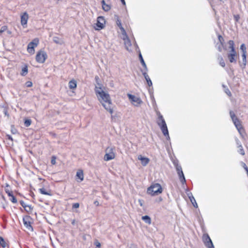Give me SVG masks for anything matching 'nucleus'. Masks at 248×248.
<instances>
[{
	"mask_svg": "<svg viewBox=\"0 0 248 248\" xmlns=\"http://www.w3.org/2000/svg\"><path fill=\"white\" fill-rule=\"evenodd\" d=\"M5 190L6 193H7L8 196H12V192L11 190V188L9 186L8 184H6V187L5 188Z\"/></svg>",
	"mask_w": 248,
	"mask_h": 248,
	"instance_id": "a878e982",
	"label": "nucleus"
},
{
	"mask_svg": "<svg viewBox=\"0 0 248 248\" xmlns=\"http://www.w3.org/2000/svg\"><path fill=\"white\" fill-rule=\"evenodd\" d=\"M141 218L145 223L148 224H151L152 223L151 219L148 216H142Z\"/></svg>",
	"mask_w": 248,
	"mask_h": 248,
	"instance_id": "aec40b11",
	"label": "nucleus"
},
{
	"mask_svg": "<svg viewBox=\"0 0 248 248\" xmlns=\"http://www.w3.org/2000/svg\"><path fill=\"white\" fill-rule=\"evenodd\" d=\"M202 240L204 245L208 248H214L213 243L207 234H204L202 236Z\"/></svg>",
	"mask_w": 248,
	"mask_h": 248,
	"instance_id": "9b49d317",
	"label": "nucleus"
},
{
	"mask_svg": "<svg viewBox=\"0 0 248 248\" xmlns=\"http://www.w3.org/2000/svg\"><path fill=\"white\" fill-rule=\"evenodd\" d=\"M53 41L57 44H59L60 45H63L64 43V42L63 39L61 38H59L57 36H54L53 38Z\"/></svg>",
	"mask_w": 248,
	"mask_h": 248,
	"instance_id": "f3484780",
	"label": "nucleus"
},
{
	"mask_svg": "<svg viewBox=\"0 0 248 248\" xmlns=\"http://www.w3.org/2000/svg\"><path fill=\"white\" fill-rule=\"evenodd\" d=\"M162 188L161 185L159 184H155L151 186L147 190L148 194L154 196L161 193Z\"/></svg>",
	"mask_w": 248,
	"mask_h": 248,
	"instance_id": "7ed1b4c3",
	"label": "nucleus"
},
{
	"mask_svg": "<svg viewBox=\"0 0 248 248\" xmlns=\"http://www.w3.org/2000/svg\"><path fill=\"white\" fill-rule=\"evenodd\" d=\"M11 132L13 134H16V130L15 128H14L13 127H12L11 128Z\"/></svg>",
	"mask_w": 248,
	"mask_h": 248,
	"instance_id": "de8ad7c7",
	"label": "nucleus"
},
{
	"mask_svg": "<svg viewBox=\"0 0 248 248\" xmlns=\"http://www.w3.org/2000/svg\"><path fill=\"white\" fill-rule=\"evenodd\" d=\"M31 123V119H26L25 120L24 124L26 127L29 126Z\"/></svg>",
	"mask_w": 248,
	"mask_h": 248,
	"instance_id": "72a5a7b5",
	"label": "nucleus"
},
{
	"mask_svg": "<svg viewBox=\"0 0 248 248\" xmlns=\"http://www.w3.org/2000/svg\"><path fill=\"white\" fill-rule=\"evenodd\" d=\"M232 122H233L234 124L235 125L236 128H237L238 132L239 133L240 135L242 136V137L243 138L244 136V130L243 126H242L241 121L238 118H236V119L232 120Z\"/></svg>",
	"mask_w": 248,
	"mask_h": 248,
	"instance_id": "1a4fd4ad",
	"label": "nucleus"
},
{
	"mask_svg": "<svg viewBox=\"0 0 248 248\" xmlns=\"http://www.w3.org/2000/svg\"><path fill=\"white\" fill-rule=\"evenodd\" d=\"M28 72V67L27 65H25L22 67L21 72V75L23 76H26Z\"/></svg>",
	"mask_w": 248,
	"mask_h": 248,
	"instance_id": "5701e85b",
	"label": "nucleus"
},
{
	"mask_svg": "<svg viewBox=\"0 0 248 248\" xmlns=\"http://www.w3.org/2000/svg\"><path fill=\"white\" fill-rule=\"evenodd\" d=\"M76 176L80 180V181H82L84 178L83 171L80 170H78L77 172Z\"/></svg>",
	"mask_w": 248,
	"mask_h": 248,
	"instance_id": "412c9836",
	"label": "nucleus"
},
{
	"mask_svg": "<svg viewBox=\"0 0 248 248\" xmlns=\"http://www.w3.org/2000/svg\"><path fill=\"white\" fill-rule=\"evenodd\" d=\"M94 204L96 206H99V202H98L97 201H94Z\"/></svg>",
	"mask_w": 248,
	"mask_h": 248,
	"instance_id": "603ef678",
	"label": "nucleus"
},
{
	"mask_svg": "<svg viewBox=\"0 0 248 248\" xmlns=\"http://www.w3.org/2000/svg\"><path fill=\"white\" fill-rule=\"evenodd\" d=\"M106 21L103 16H99L97 19V23L96 24V30H100L103 29L105 27Z\"/></svg>",
	"mask_w": 248,
	"mask_h": 248,
	"instance_id": "9d476101",
	"label": "nucleus"
},
{
	"mask_svg": "<svg viewBox=\"0 0 248 248\" xmlns=\"http://www.w3.org/2000/svg\"><path fill=\"white\" fill-rule=\"evenodd\" d=\"M51 162L53 165H55L56 164V157L55 156L52 157Z\"/></svg>",
	"mask_w": 248,
	"mask_h": 248,
	"instance_id": "79ce46f5",
	"label": "nucleus"
},
{
	"mask_svg": "<svg viewBox=\"0 0 248 248\" xmlns=\"http://www.w3.org/2000/svg\"><path fill=\"white\" fill-rule=\"evenodd\" d=\"M30 220H31L30 217L28 216L24 217L23 219L24 225L25 226V227L26 228V229L29 231H32V228L31 225Z\"/></svg>",
	"mask_w": 248,
	"mask_h": 248,
	"instance_id": "ddd939ff",
	"label": "nucleus"
},
{
	"mask_svg": "<svg viewBox=\"0 0 248 248\" xmlns=\"http://www.w3.org/2000/svg\"><path fill=\"white\" fill-rule=\"evenodd\" d=\"M139 57H140V62H141L142 65L144 67V68L146 69V70H147L146 65L143 60V59L141 54H140Z\"/></svg>",
	"mask_w": 248,
	"mask_h": 248,
	"instance_id": "7c9ffc66",
	"label": "nucleus"
},
{
	"mask_svg": "<svg viewBox=\"0 0 248 248\" xmlns=\"http://www.w3.org/2000/svg\"><path fill=\"white\" fill-rule=\"evenodd\" d=\"M69 87L70 89H75L77 88V81L72 79L69 82Z\"/></svg>",
	"mask_w": 248,
	"mask_h": 248,
	"instance_id": "a211bd4d",
	"label": "nucleus"
},
{
	"mask_svg": "<svg viewBox=\"0 0 248 248\" xmlns=\"http://www.w3.org/2000/svg\"><path fill=\"white\" fill-rule=\"evenodd\" d=\"M121 33H122L121 38L124 41V44L125 47L127 50L129 51L130 47L131 46V41L129 40V38L128 37V36L126 33V32L125 31V30L124 29V28L123 27H121Z\"/></svg>",
	"mask_w": 248,
	"mask_h": 248,
	"instance_id": "20e7f679",
	"label": "nucleus"
},
{
	"mask_svg": "<svg viewBox=\"0 0 248 248\" xmlns=\"http://www.w3.org/2000/svg\"><path fill=\"white\" fill-rule=\"evenodd\" d=\"M75 220H73L72 222V224H75Z\"/></svg>",
	"mask_w": 248,
	"mask_h": 248,
	"instance_id": "bf43d9fd",
	"label": "nucleus"
},
{
	"mask_svg": "<svg viewBox=\"0 0 248 248\" xmlns=\"http://www.w3.org/2000/svg\"><path fill=\"white\" fill-rule=\"evenodd\" d=\"M39 43V40L37 38H35L30 42L27 48V50L29 53L33 54L34 53V47H36Z\"/></svg>",
	"mask_w": 248,
	"mask_h": 248,
	"instance_id": "6e6552de",
	"label": "nucleus"
},
{
	"mask_svg": "<svg viewBox=\"0 0 248 248\" xmlns=\"http://www.w3.org/2000/svg\"><path fill=\"white\" fill-rule=\"evenodd\" d=\"M187 196H188V198H189V200H190L191 199H192V198H191L192 197H194L193 196V195H192V193H188V194H187Z\"/></svg>",
	"mask_w": 248,
	"mask_h": 248,
	"instance_id": "09e8293b",
	"label": "nucleus"
},
{
	"mask_svg": "<svg viewBox=\"0 0 248 248\" xmlns=\"http://www.w3.org/2000/svg\"><path fill=\"white\" fill-rule=\"evenodd\" d=\"M102 8L105 11H108L110 9L111 7L109 4L106 3L102 6Z\"/></svg>",
	"mask_w": 248,
	"mask_h": 248,
	"instance_id": "c756f323",
	"label": "nucleus"
},
{
	"mask_svg": "<svg viewBox=\"0 0 248 248\" xmlns=\"http://www.w3.org/2000/svg\"><path fill=\"white\" fill-rule=\"evenodd\" d=\"M230 116L231 117V119H232V121L234 119H235L237 118L236 117L234 113L232 111V110H231L230 111Z\"/></svg>",
	"mask_w": 248,
	"mask_h": 248,
	"instance_id": "c9c22d12",
	"label": "nucleus"
},
{
	"mask_svg": "<svg viewBox=\"0 0 248 248\" xmlns=\"http://www.w3.org/2000/svg\"><path fill=\"white\" fill-rule=\"evenodd\" d=\"M138 159L141 161V163L143 166H146L150 161L148 158L143 157L141 155H139Z\"/></svg>",
	"mask_w": 248,
	"mask_h": 248,
	"instance_id": "dca6fc26",
	"label": "nucleus"
},
{
	"mask_svg": "<svg viewBox=\"0 0 248 248\" xmlns=\"http://www.w3.org/2000/svg\"><path fill=\"white\" fill-rule=\"evenodd\" d=\"M24 208H25V210L28 212H31L32 209V208L31 207V206L29 205H26V206H25Z\"/></svg>",
	"mask_w": 248,
	"mask_h": 248,
	"instance_id": "e433bc0d",
	"label": "nucleus"
},
{
	"mask_svg": "<svg viewBox=\"0 0 248 248\" xmlns=\"http://www.w3.org/2000/svg\"><path fill=\"white\" fill-rule=\"evenodd\" d=\"M94 245L96 246L95 248H100L101 247V244L98 240H95L94 242Z\"/></svg>",
	"mask_w": 248,
	"mask_h": 248,
	"instance_id": "58836bf2",
	"label": "nucleus"
},
{
	"mask_svg": "<svg viewBox=\"0 0 248 248\" xmlns=\"http://www.w3.org/2000/svg\"><path fill=\"white\" fill-rule=\"evenodd\" d=\"M127 96L128 97L129 99L131 101V103L136 107H139L140 106L141 104L142 103V101L141 100V99L135 95L131 94H127Z\"/></svg>",
	"mask_w": 248,
	"mask_h": 248,
	"instance_id": "423d86ee",
	"label": "nucleus"
},
{
	"mask_svg": "<svg viewBox=\"0 0 248 248\" xmlns=\"http://www.w3.org/2000/svg\"><path fill=\"white\" fill-rule=\"evenodd\" d=\"M21 24L23 28L27 27V22L29 19V15L27 12H24L21 15Z\"/></svg>",
	"mask_w": 248,
	"mask_h": 248,
	"instance_id": "f8f14e48",
	"label": "nucleus"
},
{
	"mask_svg": "<svg viewBox=\"0 0 248 248\" xmlns=\"http://www.w3.org/2000/svg\"><path fill=\"white\" fill-rule=\"evenodd\" d=\"M242 57L243 66H242V65H241V66L242 68H244L247 64V54H242Z\"/></svg>",
	"mask_w": 248,
	"mask_h": 248,
	"instance_id": "b1692460",
	"label": "nucleus"
},
{
	"mask_svg": "<svg viewBox=\"0 0 248 248\" xmlns=\"http://www.w3.org/2000/svg\"><path fill=\"white\" fill-rule=\"evenodd\" d=\"M10 197V200L13 203H16L17 202V200L16 198L13 196V195L12 194V196H9Z\"/></svg>",
	"mask_w": 248,
	"mask_h": 248,
	"instance_id": "4c0bfd02",
	"label": "nucleus"
},
{
	"mask_svg": "<svg viewBox=\"0 0 248 248\" xmlns=\"http://www.w3.org/2000/svg\"><path fill=\"white\" fill-rule=\"evenodd\" d=\"M117 24L118 26L120 27V29H121V27H122L121 22L119 20H118Z\"/></svg>",
	"mask_w": 248,
	"mask_h": 248,
	"instance_id": "3c124183",
	"label": "nucleus"
},
{
	"mask_svg": "<svg viewBox=\"0 0 248 248\" xmlns=\"http://www.w3.org/2000/svg\"><path fill=\"white\" fill-rule=\"evenodd\" d=\"M191 198H192V199H191L190 200V202H191L192 204L195 207L197 208L198 205H197V203H196L195 198L194 197H192Z\"/></svg>",
	"mask_w": 248,
	"mask_h": 248,
	"instance_id": "f704fd0d",
	"label": "nucleus"
},
{
	"mask_svg": "<svg viewBox=\"0 0 248 248\" xmlns=\"http://www.w3.org/2000/svg\"><path fill=\"white\" fill-rule=\"evenodd\" d=\"M138 202L140 205V206H143V203H144V202L142 200H141V199H139L138 200Z\"/></svg>",
	"mask_w": 248,
	"mask_h": 248,
	"instance_id": "a18cd8bd",
	"label": "nucleus"
},
{
	"mask_svg": "<svg viewBox=\"0 0 248 248\" xmlns=\"http://www.w3.org/2000/svg\"><path fill=\"white\" fill-rule=\"evenodd\" d=\"M96 95L103 106V107L110 114H112L113 110L112 108V102L109 94L101 87V85L98 84L95 88Z\"/></svg>",
	"mask_w": 248,
	"mask_h": 248,
	"instance_id": "f257e3e1",
	"label": "nucleus"
},
{
	"mask_svg": "<svg viewBox=\"0 0 248 248\" xmlns=\"http://www.w3.org/2000/svg\"><path fill=\"white\" fill-rule=\"evenodd\" d=\"M217 59L219 62L220 65L223 67H225V63L221 56L218 55Z\"/></svg>",
	"mask_w": 248,
	"mask_h": 248,
	"instance_id": "393cba45",
	"label": "nucleus"
},
{
	"mask_svg": "<svg viewBox=\"0 0 248 248\" xmlns=\"http://www.w3.org/2000/svg\"><path fill=\"white\" fill-rule=\"evenodd\" d=\"M4 113H5V115H7V116H8V114H7V111H6V110H4Z\"/></svg>",
	"mask_w": 248,
	"mask_h": 248,
	"instance_id": "13d9d810",
	"label": "nucleus"
},
{
	"mask_svg": "<svg viewBox=\"0 0 248 248\" xmlns=\"http://www.w3.org/2000/svg\"><path fill=\"white\" fill-rule=\"evenodd\" d=\"M47 58L46 53L43 50L38 51L36 56V60L39 63H44Z\"/></svg>",
	"mask_w": 248,
	"mask_h": 248,
	"instance_id": "0eeeda50",
	"label": "nucleus"
},
{
	"mask_svg": "<svg viewBox=\"0 0 248 248\" xmlns=\"http://www.w3.org/2000/svg\"><path fill=\"white\" fill-rule=\"evenodd\" d=\"M143 75L149 86H151L152 85V82L151 80L150 79L149 77L147 75V74L146 72L143 73Z\"/></svg>",
	"mask_w": 248,
	"mask_h": 248,
	"instance_id": "4be33fe9",
	"label": "nucleus"
},
{
	"mask_svg": "<svg viewBox=\"0 0 248 248\" xmlns=\"http://www.w3.org/2000/svg\"><path fill=\"white\" fill-rule=\"evenodd\" d=\"M163 122V125L160 126L161 130L165 136H167L168 138H170L169 136V132L167 126V124L165 121H162Z\"/></svg>",
	"mask_w": 248,
	"mask_h": 248,
	"instance_id": "2eb2a0df",
	"label": "nucleus"
},
{
	"mask_svg": "<svg viewBox=\"0 0 248 248\" xmlns=\"http://www.w3.org/2000/svg\"><path fill=\"white\" fill-rule=\"evenodd\" d=\"M216 47L219 52L222 51V47H223V44L222 43H217L216 44Z\"/></svg>",
	"mask_w": 248,
	"mask_h": 248,
	"instance_id": "2f4dec72",
	"label": "nucleus"
},
{
	"mask_svg": "<svg viewBox=\"0 0 248 248\" xmlns=\"http://www.w3.org/2000/svg\"><path fill=\"white\" fill-rule=\"evenodd\" d=\"M1 247L3 248H8V243L4 241L2 237H1Z\"/></svg>",
	"mask_w": 248,
	"mask_h": 248,
	"instance_id": "cd10ccee",
	"label": "nucleus"
},
{
	"mask_svg": "<svg viewBox=\"0 0 248 248\" xmlns=\"http://www.w3.org/2000/svg\"><path fill=\"white\" fill-rule=\"evenodd\" d=\"M234 17L236 21H238L239 20V19L240 18L239 16H238V15H235L234 16Z\"/></svg>",
	"mask_w": 248,
	"mask_h": 248,
	"instance_id": "8fccbe9b",
	"label": "nucleus"
},
{
	"mask_svg": "<svg viewBox=\"0 0 248 248\" xmlns=\"http://www.w3.org/2000/svg\"><path fill=\"white\" fill-rule=\"evenodd\" d=\"M225 92L226 93V94L228 95L229 96H231V93L228 89H226L225 90Z\"/></svg>",
	"mask_w": 248,
	"mask_h": 248,
	"instance_id": "37998d69",
	"label": "nucleus"
},
{
	"mask_svg": "<svg viewBox=\"0 0 248 248\" xmlns=\"http://www.w3.org/2000/svg\"><path fill=\"white\" fill-rule=\"evenodd\" d=\"M114 149L112 147H108L106 150V154L104 156L105 161H109L114 159L115 157V154L114 152Z\"/></svg>",
	"mask_w": 248,
	"mask_h": 248,
	"instance_id": "39448f33",
	"label": "nucleus"
},
{
	"mask_svg": "<svg viewBox=\"0 0 248 248\" xmlns=\"http://www.w3.org/2000/svg\"><path fill=\"white\" fill-rule=\"evenodd\" d=\"M79 206V204L78 203H75L73 204V208H78Z\"/></svg>",
	"mask_w": 248,
	"mask_h": 248,
	"instance_id": "c03bdc74",
	"label": "nucleus"
},
{
	"mask_svg": "<svg viewBox=\"0 0 248 248\" xmlns=\"http://www.w3.org/2000/svg\"><path fill=\"white\" fill-rule=\"evenodd\" d=\"M240 49L242 51V54H247V48L245 44H242L240 46Z\"/></svg>",
	"mask_w": 248,
	"mask_h": 248,
	"instance_id": "c85d7f7f",
	"label": "nucleus"
},
{
	"mask_svg": "<svg viewBox=\"0 0 248 248\" xmlns=\"http://www.w3.org/2000/svg\"><path fill=\"white\" fill-rule=\"evenodd\" d=\"M238 147L239 148V150L238 151L239 153L241 155H245V151H244V149L243 148V147H242V145L240 144L239 146H238Z\"/></svg>",
	"mask_w": 248,
	"mask_h": 248,
	"instance_id": "473e14b6",
	"label": "nucleus"
},
{
	"mask_svg": "<svg viewBox=\"0 0 248 248\" xmlns=\"http://www.w3.org/2000/svg\"><path fill=\"white\" fill-rule=\"evenodd\" d=\"M218 40H219V43L223 44L224 39L223 38V37L220 35H219L218 36Z\"/></svg>",
	"mask_w": 248,
	"mask_h": 248,
	"instance_id": "a19ab883",
	"label": "nucleus"
},
{
	"mask_svg": "<svg viewBox=\"0 0 248 248\" xmlns=\"http://www.w3.org/2000/svg\"><path fill=\"white\" fill-rule=\"evenodd\" d=\"M122 2L123 3V4L125 5V1L124 0H121Z\"/></svg>",
	"mask_w": 248,
	"mask_h": 248,
	"instance_id": "4d7b16f0",
	"label": "nucleus"
},
{
	"mask_svg": "<svg viewBox=\"0 0 248 248\" xmlns=\"http://www.w3.org/2000/svg\"><path fill=\"white\" fill-rule=\"evenodd\" d=\"M243 166L245 170L247 171V174H248V168L245 163H243Z\"/></svg>",
	"mask_w": 248,
	"mask_h": 248,
	"instance_id": "49530a36",
	"label": "nucleus"
},
{
	"mask_svg": "<svg viewBox=\"0 0 248 248\" xmlns=\"http://www.w3.org/2000/svg\"><path fill=\"white\" fill-rule=\"evenodd\" d=\"M236 143L238 145V146H239V145L241 144L240 141L238 139L236 140Z\"/></svg>",
	"mask_w": 248,
	"mask_h": 248,
	"instance_id": "5fc2aeb1",
	"label": "nucleus"
},
{
	"mask_svg": "<svg viewBox=\"0 0 248 248\" xmlns=\"http://www.w3.org/2000/svg\"><path fill=\"white\" fill-rule=\"evenodd\" d=\"M229 48L231 50L227 54V57L229 62L231 63L236 62L237 53L234 49V44L233 41L230 40L228 42Z\"/></svg>",
	"mask_w": 248,
	"mask_h": 248,
	"instance_id": "f03ea898",
	"label": "nucleus"
},
{
	"mask_svg": "<svg viewBox=\"0 0 248 248\" xmlns=\"http://www.w3.org/2000/svg\"><path fill=\"white\" fill-rule=\"evenodd\" d=\"M40 192L44 195H51L50 191H46L45 189L44 188H40L39 189Z\"/></svg>",
	"mask_w": 248,
	"mask_h": 248,
	"instance_id": "bb28decb",
	"label": "nucleus"
},
{
	"mask_svg": "<svg viewBox=\"0 0 248 248\" xmlns=\"http://www.w3.org/2000/svg\"><path fill=\"white\" fill-rule=\"evenodd\" d=\"M2 28H3V29H2V30L1 29V31H0V32H1L2 31H3L5 30V27H3Z\"/></svg>",
	"mask_w": 248,
	"mask_h": 248,
	"instance_id": "6e6d98bb",
	"label": "nucleus"
},
{
	"mask_svg": "<svg viewBox=\"0 0 248 248\" xmlns=\"http://www.w3.org/2000/svg\"><path fill=\"white\" fill-rule=\"evenodd\" d=\"M20 203H21V205H22L24 208H25V206H26V204H25L23 202H22V201H21V202H20Z\"/></svg>",
	"mask_w": 248,
	"mask_h": 248,
	"instance_id": "864d4df0",
	"label": "nucleus"
},
{
	"mask_svg": "<svg viewBox=\"0 0 248 248\" xmlns=\"http://www.w3.org/2000/svg\"><path fill=\"white\" fill-rule=\"evenodd\" d=\"M176 170L177 171V173L180 177V179L182 183L185 182V178L184 177V175L183 174L182 168L181 166H179L178 165H177L176 166Z\"/></svg>",
	"mask_w": 248,
	"mask_h": 248,
	"instance_id": "4468645a",
	"label": "nucleus"
},
{
	"mask_svg": "<svg viewBox=\"0 0 248 248\" xmlns=\"http://www.w3.org/2000/svg\"><path fill=\"white\" fill-rule=\"evenodd\" d=\"M25 85L27 87H31L32 86V83L30 81H28L25 83Z\"/></svg>",
	"mask_w": 248,
	"mask_h": 248,
	"instance_id": "ea45409f",
	"label": "nucleus"
},
{
	"mask_svg": "<svg viewBox=\"0 0 248 248\" xmlns=\"http://www.w3.org/2000/svg\"><path fill=\"white\" fill-rule=\"evenodd\" d=\"M8 137L9 139H11V140H13L12 138L10 136H8Z\"/></svg>",
	"mask_w": 248,
	"mask_h": 248,
	"instance_id": "052dcab7",
	"label": "nucleus"
},
{
	"mask_svg": "<svg viewBox=\"0 0 248 248\" xmlns=\"http://www.w3.org/2000/svg\"><path fill=\"white\" fill-rule=\"evenodd\" d=\"M158 115V120H157V124L159 126H161V125H163V122L162 121H165L163 119V117L162 115L159 113H157Z\"/></svg>",
	"mask_w": 248,
	"mask_h": 248,
	"instance_id": "6ab92c4d",
	"label": "nucleus"
}]
</instances>
